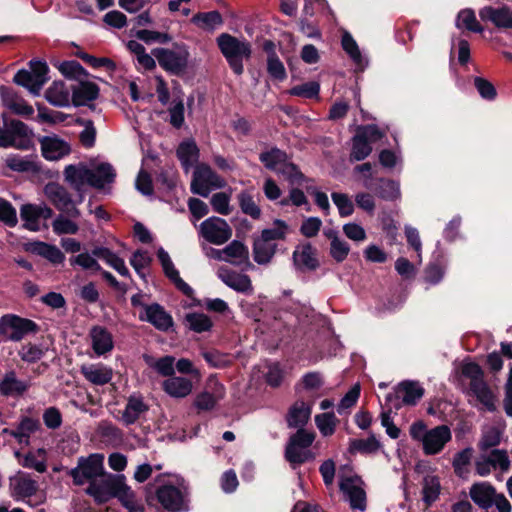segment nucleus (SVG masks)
I'll return each mask as SVG.
<instances>
[{"label": "nucleus", "instance_id": "19", "mask_svg": "<svg viewBox=\"0 0 512 512\" xmlns=\"http://www.w3.org/2000/svg\"><path fill=\"white\" fill-rule=\"evenodd\" d=\"M24 249L27 252L47 259L54 265L61 264L65 260V255L56 245L43 241L36 240L28 242L25 244Z\"/></svg>", "mask_w": 512, "mask_h": 512}, {"label": "nucleus", "instance_id": "21", "mask_svg": "<svg viewBox=\"0 0 512 512\" xmlns=\"http://www.w3.org/2000/svg\"><path fill=\"white\" fill-rule=\"evenodd\" d=\"M207 387L212 391H204L195 399L194 404L198 410L213 409L217 401L224 396V388L215 378L208 379Z\"/></svg>", "mask_w": 512, "mask_h": 512}, {"label": "nucleus", "instance_id": "47", "mask_svg": "<svg viewBox=\"0 0 512 512\" xmlns=\"http://www.w3.org/2000/svg\"><path fill=\"white\" fill-rule=\"evenodd\" d=\"M61 74L71 80L80 81L81 78L89 77V72L76 60L63 61L58 67Z\"/></svg>", "mask_w": 512, "mask_h": 512}, {"label": "nucleus", "instance_id": "62", "mask_svg": "<svg viewBox=\"0 0 512 512\" xmlns=\"http://www.w3.org/2000/svg\"><path fill=\"white\" fill-rule=\"evenodd\" d=\"M350 251V247L347 242L342 241L338 238L337 233H334V237L330 243V255L338 263L343 262Z\"/></svg>", "mask_w": 512, "mask_h": 512}, {"label": "nucleus", "instance_id": "20", "mask_svg": "<svg viewBox=\"0 0 512 512\" xmlns=\"http://www.w3.org/2000/svg\"><path fill=\"white\" fill-rule=\"evenodd\" d=\"M340 489L347 496L350 507L361 512L366 509V493L352 478H342Z\"/></svg>", "mask_w": 512, "mask_h": 512}, {"label": "nucleus", "instance_id": "35", "mask_svg": "<svg viewBox=\"0 0 512 512\" xmlns=\"http://www.w3.org/2000/svg\"><path fill=\"white\" fill-rule=\"evenodd\" d=\"M288 154L274 146L259 154V160L267 170L278 173L279 167L288 160Z\"/></svg>", "mask_w": 512, "mask_h": 512}, {"label": "nucleus", "instance_id": "48", "mask_svg": "<svg viewBox=\"0 0 512 512\" xmlns=\"http://www.w3.org/2000/svg\"><path fill=\"white\" fill-rule=\"evenodd\" d=\"M223 252L229 258L239 259L238 262H233L234 264H241L245 262L249 266H252L251 263L249 262L248 247L241 241L233 240L223 249Z\"/></svg>", "mask_w": 512, "mask_h": 512}, {"label": "nucleus", "instance_id": "55", "mask_svg": "<svg viewBox=\"0 0 512 512\" xmlns=\"http://www.w3.org/2000/svg\"><path fill=\"white\" fill-rule=\"evenodd\" d=\"M320 84L316 81H309L301 85H296L289 90L290 95L306 99L318 98Z\"/></svg>", "mask_w": 512, "mask_h": 512}, {"label": "nucleus", "instance_id": "39", "mask_svg": "<svg viewBox=\"0 0 512 512\" xmlns=\"http://www.w3.org/2000/svg\"><path fill=\"white\" fill-rule=\"evenodd\" d=\"M94 178L90 180V186L96 189H102L105 184H111L115 181L116 171L108 162H103L92 169Z\"/></svg>", "mask_w": 512, "mask_h": 512}, {"label": "nucleus", "instance_id": "16", "mask_svg": "<svg viewBox=\"0 0 512 512\" xmlns=\"http://www.w3.org/2000/svg\"><path fill=\"white\" fill-rule=\"evenodd\" d=\"M316 252V249L309 242L298 245L292 255L295 268L301 272L317 270L320 263L316 257Z\"/></svg>", "mask_w": 512, "mask_h": 512}, {"label": "nucleus", "instance_id": "17", "mask_svg": "<svg viewBox=\"0 0 512 512\" xmlns=\"http://www.w3.org/2000/svg\"><path fill=\"white\" fill-rule=\"evenodd\" d=\"M94 178L93 170L81 165H67L64 169V179L76 192H81L85 184L90 185V180Z\"/></svg>", "mask_w": 512, "mask_h": 512}, {"label": "nucleus", "instance_id": "6", "mask_svg": "<svg viewBox=\"0 0 512 512\" xmlns=\"http://www.w3.org/2000/svg\"><path fill=\"white\" fill-rule=\"evenodd\" d=\"M224 179L219 176L208 164H197L192 175L190 190L193 194L207 198L211 188H223Z\"/></svg>", "mask_w": 512, "mask_h": 512}, {"label": "nucleus", "instance_id": "26", "mask_svg": "<svg viewBox=\"0 0 512 512\" xmlns=\"http://www.w3.org/2000/svg\"><path fill=\"white\" fill-rule=\"evenodd\" d=\"M114 498H117L120 503L127 509L128 512H143L144 508L141 506L137 499L135 492L126 483V478L123 475L120 483L114 493Z\"/></svg>", "mask_w": 512, "mask_h": 512}, {"label": "nucleus", "instance_id": "53", "mask_svg": "<svg viewBox=\"0 0 512 512\" xmlns=\"http://www.w3.org/2000/svg\"><path fill=\"white\" fill-rule=\"evenodd\" d=\"M285 457L293 465H299L314 458L309 449L300 448L291 444H287Z\"/></svg>", "mask_w": 512, "mask_h": 512}, {"label": "nucleus", "instance_id": "32", "mask_svg": "<svg viewBox=\"0 0 512 512\" xmlns=\"http://www.w3.org/2000/svg\"><path fill=\"white\" fill-rule=\"evenodd\" d=\"M396 393L405 405H415L424 395L423 387L416 381H403L396 387Z\"/></svg>", "mask_w": 512, "mask_h": 512}, {"label": "nucleus", "instance_id": "18", "mask_svg": "<svg viewBox=\"0 0 512 512\" xmlns=\"http://www.w3.org/2000/svg\"><path fill=\"white\" fill-rule=\"evenodd\" d=\"M72 104L75 107L88 105V102L95 101L100 94L99 86L91 81L80 80L78 85L71 87Z\"/></svg>", "mask_w": 512, "mask_h": 512}, {"label": "nucleus", "instance_id": "60", "mask_svg": "<svg viewBox=\"0 0 512 512\" xmlns=\"http://www.w3.org/2000/svg\"><path fill=\"white\" fill-rule=\"evenodd\" d=\"M285 176L291 184H301L305 180V175L301 172L298 165L286 160L278 169V173Z\"/></svg>", "mask_w": 512, "mask_h": 512}, {"label": "nucleus", "instance_id": "46", "mask_svg": "<svg viewBox=\"0 0 512 512\" xmlns=\"http://www.w3.org/2000/svg\"><path fill=\"white\" fill-rule=\"evenodd\" d=\"M456 26L460 29L465 28L474 33H482L484 30L477 21L474 10L470 8L463 9L458 13Z\"/></svg>", "mask_w": 512, "mask_h": 512}, {"label": "nucleus", "instance_id": "1", "mask_svg": "<svg viewBox=\"0 0 512 512\" xmlns=\"http://www.w3.org/2000/svg\"><path fill=\"white\" fill-rule=\"evenodd\" d=\"M409 433L413 440L422 442L423 452L426 455L440 453L452 438L451 430L448 426L439 425L427 430L423 421L412 423Z\"/></svg>", "mask_w": 512, "mask_h": 512}, {"label": "nucleus", "instance_id": "56", "mask_svg": "<svg viewBox=\"0 0 512 512\" xmlns=\"http://www.w3.org/2000/svg\"><path fill=\"white\" fill-rule=\"evenodd\" d=\"M135 37L146 44L158 42L160 44H167L172 41L173 37L169 33L152 31L147 29L138 30L135 33Z\"/></svg>", "mask_w": 512, "mask_h": 512}, {"label": "nucleus", "instance_id": "29", "mask_svg": "<svg viewBox=\"0 0 512 512\" xmlns=\"http://www.w3.org/2000/svg\"><path fill=\"white\" fill-rule=\"evenodd\" d=\"M220 279L237 292L245 293L252 290L251 279L246 274L237 273L229 269L219 271Z\"/></svg>", "mask_w": 512, "mask_h": 512}, {"label": "nucleus", "instance_id": "51", "mask_svg": "<svg viewBox=\"0 0 512 512\" xmlns=\"http://www.w3.org/2000/svg\"><path fill=\"white\" fill-rule=\"evenodd\" d=\"M139 320H173L164 307L158 303L147 304L139 311Z\"/></svg>", "mask_w": 512, "mask_h": 512}, {"label": "nucleus", "instance_id": "8", "mask_svg": "<svg viewBox=\"0 0 512 512\" xmlns=\"http://www.w3.org/2000/svg\"><path fill=\"white\" fill-rule=\"evenodd\" d=\"M44 194L51 204L60 212L72 218L80 216V210L75 206L69 191L57 182H48L44 186Z\"/></svg>", "mask_w": 512, "mask_h": 512}, {"label": "nucleus", "instance_id": "63", "mask_svg": "<svg viewBox=\"0 0 512 512\" xmlns=\"http://www.w3.org/2000/svg\"><path fill=\"white\" fill-rule=\"evenodd\" d=\"M0 221L8 227H15L18 223L16 209L3 198H0Z\"/></svg>", "mask_w": 512, "mask_h": 512}, {"label": "nucleus", "instance_id": "10", "mask_svg": "<svg viewBox=\"0 0 512 512\" xmlns=\"http://www.w3.org/2000/svg\"><path fill=\"white\" fill-rule=\"evenodd\" d=\"M8 488L10 496L16 501H21L34 496L39 489V484L30 474L17 471L9 477Z\"/></svg>", "mask_w": 512, "mask_h": 512}, {"label": "nucleus", "instance_id": "28", "mask_svg": "<svg viewBox=\"0 0 512 512\" xmlns=\"http://www.w3.org/2000/svg\"><path fill=\"white\" fill-rule=\"evenodd\" d=\"M311 415V405L303 400L296 401L289 409L286 420L289 427L302 429Z\"/></svg>", "mask_w": 512, "mask_h": 512}, {"label": "nucleus", "instance_id": "31", "mask_svg": "<svg viewBox=\"0 0 512 512\" xmlns=\"http://www.w3.org/2000/svg\"><path fill=\"white\" fill-rule=\"evenodd\" d=\"M176 155L183 169L188 172L198 162L200 151L194 140H184L179 144Z\"/></svg>", "mask_w": 512, "mask_h": 512}, {"label": "nucleus", "instance_id": "2", "mask_svg": "<svg viewBox=\"0 0 512 512\" xmlns=\"http://www.w3.org/2000/svg\"><path fill=\"white\" fill-rule=\"evenodd\" d=\"M217 45L236 75L244 72L243 59H249L252 54L251 44L238 38L222 33L217 37Z\"/></svg>", "mask_w": 512, "mask_h": 512}, {"label": "nucleus", "instance_id": "9", "mask_svg": "<svg viewBox=\"0 0 512 512\" xmlns=\"http://www.w3.org/2000/svg\"><path fill=\"white\" fill-rule=\"evenodd\" d=\"M200 234L208 242L222 245L231 238L232 229L226 220L212 216L201 223Z\"/></svg>", "mask_w": 512, "mask_h": 512}, {"label": "nucleus", "instance_id": "33", "mask_svg": "<svg viewBox=\"0 0 512 512\" xmlns=\"http://www.w3.org/2000/svg\"><path fill=\"white\" fill-rule=\"evenodd\" d=\"M446 261L442 254H437L424 269V281L430 285L439 284L445 275Z\"/></svg>", "mask_w": 512, "mask_h": 512}, {"label": "nucleus", "instance_id": "43", "mask_svg": "<svg viewBox=\"0 0 512 512\" xmlns=\"http://www.w3.org/2000/svg\"><path fill=\"white\" fill-rule=\"evenodd\" d=\"M39 427L40 423L38 420L28 417L23 418L15 429V433H12V437H14L19 444L28 445L31 434L37 431Z\"/></svg>", "mask_w": 512, "mask_h": 512}, {"label": "nucleus", "instance_id": "3", "mask_svg": "<svg viewBox=\"0 0 512 512\" xmlns=\"http://www.w3.org/2000/svg\"><path fill=\"white\" fill-rule=\"evenodd\" d=\"M173 48H153L151 53L163 70L171 75L181 76L188 67L190 53L183 42H174Z\"/></svg>", "mask_w": 512, "mask_h": 512}, {"label": "nucleus", "instance_id": "34", "mask_svg": "<svg viewBox=\"0 0 512 512\" xmlns=\"http://www.w3.org/2000/svg\"><path fill=\"white\" fill-rule=\"evenodd\" d=\"M148 411V406L143 399L136 396L129 397L125 409L122 412L121 420L126 425L135 423L141 415Z\"/></svg>", "mask_w": 512, "mask_h": 512}, {"label": "nucleus", "instance_id": "57", "mask_svg": "<svg viewBox=\"0 0 512 512\" xmlns=\"http://www.w3.org/2000/svg\"><path fill=\"white\" fill-rule=\"evenodd\" d=\"M380 448V443L375 436L366 439H354L350 442V452L373 453Z\"/></svg>", "mask_w": 512, "mask_h": 512}, {"label": "nucleus", "instance_id": "25", "mask_svg": "<svg viewBox=\"0 0 512 512\" xmlns=\"http://www.w3.org/2000/svg\"><path fill=\"white\" fill-rule=\"evenodd\" d=\"M29 387L30 382L19 379L14 371L7 372L0 381V393L4 396H21Z\"/></svg>", "mask_w": 512, "mask_h": 512}, {"label": "nucleus", "instance_id": "58", "mask_svg": "<svg viewBox=\"0 0 512 512\" xmlns=\"http://www.w3.org/2000/svg\"><path fill=\"white\" fill-rule=\"evenodd\" d=\"M316 425L323 436H330L335 432L337 418L334 413H322L315 416Z\"/></svg>", "mask_w": 512, "mask_h": 512}, {"label": "nucleus", "instance_id": "12", "mask_svg": "<svg viewBox=\"0 0 512 512\" xmlns=\"http://www.w3.org/2000/svg\"><path fill=\"white\" fill-rule=\"evenodd\" d=\"M156 497L161 506L169 512L186 510L183 492L173 485H163L156 490Z\"/></svg>", "mask_w": 512, "mask_h": 512}, {"label": "nucleus", "instance_id": "13", "mask_svg": "<svg viewBox=\"0 0 512 512\" xmlns=\"http://www.w3.org/2000/svg\"><path fill=\"white\" fill-rule=\"evenodd\" d=\"M479 16L482 21H489L500 30L512 29V8L508 5L485 6L479 10Z\"/></svg>", "mask_w": 512, "mask_h": 512}, {"label": "nucleus", "instance_id": "52", "mask_svg": "<svg viewBox=\"0 0 512 512\" xmlns=\"http://www.w3.org/2000/svg\"><path fill=\"white\" fill-rule=\"evenodd\" d=\"M341 45L343 50L348 54L351 60L357 66H361L363 63V56L360 52L357 42L349 32H345L342 35Z\"/></svg>", "mask_w": 512, "mask_h": 512}, {"label": "nucleus", "instance_id": "44", "mask_svg": "<svg viewBox=\"0 0 512 512\" xmlns=\"http://www.w3.org/2000/svg\"><path fill=\"white\" fill-rule=\"evenodd\" d=\"M13 82L28 89L33 95H39L43 87V80H36L33 74L26 69H20L13 77Z\"/></svg>", "mask_w": 512, "mask_h": 512}, {"label": "nucleus", "instance_id": "22", "mask_svg": "<svg viewBox=\"0 0 512 512\" xmlns=\"http://www.w3.org/2000/svg\"><path fill=\"white\" fill-rule=\"evenodd\" d=\"M84 378L93 385H105L112 380L113 371L102 364H84L80 367Z\"/></svg>", "mask_w": 512, "mask_h": 512}, {"label": "nucleus", "instance_id": "7", "mask_svg": "<svg viewBox=\"0 0 512 512\" xmlns=\"http://www.w3.org/2000/svg\"><path fill=\"white\" fill-rule=\"evenodd\" d=\"M104 456L102 454H91L86 458H80L77 467L70 471L73 482L76 485L89 484L96 481L97 477L104 475Z\"/></svg>", "mask_w": 512, "mask_h": 512}, {"label": "nucleus", "instance_id": "5", "mask_svg": "<svg viewBox=\"0 0 512 512\" xmlns=\"http://www.w3.org/2000/svg\"><path fill=\"white\" fill-rule=\"evenodd\" d=\"M386 132L375 124L360 125L352 137L351 161H362L372 152V144L385 137Z\"/></svg>", "mask_w": 512, "mask_h": 512}, {"label": "nucleus", "instance_id": "14", "mask_svg": "<svg viewBox=\"0 0 512 512\" xmlns=\"http://www.w3.org/2000/svg\"><path fill=\"white\" fill-rule=\"evenodd\" d=\"M41 145L42 156L49 161L59 160L71 152L68 142L59 138L57 135L40 136L38 138Z\"/></svg>", "mask_w": 512, "mask_h": 512}, {"label": "nucleus", "instance_id": "15", "mask_svg": "<svg viewBox=\"0 0 512 512\" xmlns=\"http://www.w3.org/2000/svg\"><path fill=\"white\" fill-rule=\"evenodd\" d=\"M364 186L385 201H394L400 196L399 183L388 178H370Z\"/></svg>", "mask_w": 512, "mask_h": 512}, {"label": "nucleus", "instance_id": "54", "mask_svg": "<svg viewBox=\"0 0 512 512\" xmlns=\"http://www.w3.org/2000/svg\"><path fill=\"white\" fill-rule=\"evenodd\" d=\"M20 217L25 222L24 227L31 231H37L38 228V206L34 204H24L20 209Z\"/></svg>", "mask_w": 512, "mask_h": 512}, {"label": "nucleus", "instance_id": "24", "mask_svg": "<svg viewBox=\"0 0 512 512\" xmlns=\"http://www.w3.org/2000/svg\"><path fill=\"white\" fill-rule=\"evenodd\" d=\"M496 489L488 482H479L471 486L469 495L480 508L488 509L493 506Z\"/></svg>", "mask_w": 512, "mask_h": 512}, {"label": "nucleus", "instance_id": "49", "mask_svg": "<svg viewBox=\"0 0 512 512\" xmlns=\"http://www.w3.org/2000/svg\"><path fill=\"white\" fill-rule=\"evenodd\" d=\"M147 365L155 369L162 376H171L174 374V357L164 356L159 359H154L151 356H144Z\"/></svg>", "mask_w": 512, "mask_h": 512}, {"label": "nucleus", "instance_id": "50", "mask_svg": "<svg viewBox=\"0 0 512 512\" xmlns=\"http://www.w3.org/2000/svg\"><path fill=\"white\" fill-rule=\"evenodd\" d=\"M6 166L16 172L36 173L39 171V167L34 161L28 160L16 154H12L7 157Z\"/></svg>", "mask_w": 512, "mask_h": 512}, {"label": "nucleus", "instance_id": "30", "mask_svg": "<svg viewBox=\"0 0 512 512\" xmlns=\"http://www.w3.org/2000/svg\"><path fill=\"white\" fill-rule=\"evenodd\" d=\"M253 258L259 265L269 264L277 252L278 245L275 242H265L257 236L253 240Z\"/></svg>", "mask_w": 512, "mask_h": 512}, {"label": "nucleus", "instance_id": "61", "mask_svg": "<svg viewBox=\"0 0 512 512\" xmlns=\"http://www.w3.org/2000/svg\"><path fill=\"white\" fill-rule=\"evenodd\" d=\"M492 468L507 472L510 468V459L506 450L494 449L487 456Z\"/></svg>", "mask_w": 512, "mask_h": 512}, {"label": "nucleus", "instance_id": "45", "mask_svg": "<svg viewBox=\"0 0 512 512\" xmlns=\"http://www.w3.org/2000/svg\"><path fill=\"white\" fill-rule=\"evenodd\" d=\"M273 228H266L261 231L259 237L265 242H275L277 240H285L289 232L288 224L282 219H275L273 221Z\"/></svg>", "mask_w": 512, "mask_h": 512}, {"label": "nucleus", "instance_id": "23", "mask_svg": "<svg viewBox=\"0 0 512 512\" xmlns=\"http://www.w3.org/2000/svg\"><path fill=\"white\" fill-rule=\"evenodd\" d=\"M89 336L91 339L92 349L98 356L110 352L114 347L111 333L102 326H93L90 330Z\"/></svg>", "mask_w": 512, "mask_h": 512}, {"label": "nucleus", "instance_id": "38", "mask_svg": "<svg viewBox=\"0 0 512 512\" xmlns=\"http://www.w3.org/2000/svg\"><path fill=\"white\" fill-rule=\"evenodd\" d=\"M163 389L172 397L183 398L192 391V382L183 377H170L163 382Z\"/></svg>", "mask_w": 512, "mask_h": 512}, {"label": "nucleus", "instance_id": "37", "mask_svg": "<svg viewBox=\"0 0 512 512\" xmlns=\"http://www.w3.org/2000/svg\"><path fill=\"white\" fill-rule=\"evenodd\" d=\"M45 98L53 106H69V91L63 81H54L45 91Z\"/></svg>", "mask_w": 512, "mask_h": 512}, {"label": "nucleus", "instance_id": "11", "mask_svg": "<svg viewBox=\"0 0 512 512\" xmlns=\"http://www.w3.org/2000/svg\"><path fill=\"white\" fill-rule=\"evenodd\" d=\"M122 476V474H109L100 481H92L87 487L86 493L92 496L97 503H105L114 498Z\"/></svg>", "mask_w": 512, "mask_h": 512}, {"label": "nucleus", "instance_id": "41", "mask_svg": "<svg viewBox=\"0 0 512 512\" xmlns=\"http://www.w3.org/2000/svg\"><path fill=\"white\" fill-rule=\"evenodd\" d=\"M237 200L241 211L254 220L261 217V208L254 200V196L249 190H243L237 195Z\"/></svg>", "mask_w": 512, "mask_h": 512}, {"label": "nucleus", "instance_id": "59", "mask_svg": "<svg viewBox=\"0 0 512 512\" xmlns=\"http://www.w3.org/2000/svg\"><path fill=\"white\" fill-rule=\"evenodd\" d=\"M331 198L339 211L340 217H348L354 212V204L350 197L345 193L332 192Z\"/></svg>", "mask_w": 512, "mask_h": 512}, {"label": "nucleus", "instance_id": "40", "mask_svg": "<svg viewBox=\"0 0 512 512\" xmlns=\"http://www.w3.org/2000/svg\"><path fill=\"white\" fill-rule=\"evenodd\" d=\"M191 22L201 29L213 31L216 26L223 24V18L219 11L198 12L191 18Z\"/></svg>", "mask_w": 512, "mask_h": 512}, {"label": "nucleus", "instance_id": "36", "mask_svg": "<svg viewBox=\"0 0 512 512\" xmlns=\"http://www.w3.org/2000/svg\"><path fill=\"white\" fill-rule=\"evenodd\" d=\"M469 393L488 411H494L496 409V396L485 381L469 385Z\"/></svg>", "mask_w": 512, "mask_h": 512}, {"label": "nucleus", "instance_id": "64", "mask_svg": "<svg viewBox=\"0 0 512 512\" xmlns=\"http://www.w3.org/2000/svg\"><path fill=\"white\" fill-rule=\"evenodd\" d=\"M267 73L269 76L279 82L287 78L286 69L279 57H267Z\"/></svg>", "mask_w": 512, "mask_h": 512}, {"label": "nucleus", "instance_id": "4", "mask_svg": "<svg viewBox=\"0 0 512 512\" xmlns=\"http://www.w3.org/2000/svg\"><path fill=\"white\" fill-rule=\"evenodd\" d=\"M33 130L24 122L12 119L5 122L4 129L0 128V147L15 148L18 150H30L34 147Z\"/></svg>", "mask_w": 512, "mask_h": 512}, {"label": "nucleus", "instance_id": "42", "mask_svg": "<svg viewBox=\"0 0 512 512\" xmlns=\"http://www.w3.org/2000/svg\"><path fill=\"white\" fill-rule=\"evenodd\" d=\"M441 485L439 478L435 475H426L422 481V495L426 506L435 502L440 494Z\"/></svg>", "mask_w": 512, "mask_h": 512}, {"label": "nucleus", "instance_id": "27", "mask_svg": "<svg viewBox=\"0 0 512 512\" xmlns=\"http://www.w3.org/2000/svg\"><path fill=\"white\" fill-rule=\"evenodd\" d=\"M35 328L34 322H0V335L4 340L18 341Z\"/></svg>", "mask_w": 512, "mask_h": 512}]
</instances>
